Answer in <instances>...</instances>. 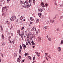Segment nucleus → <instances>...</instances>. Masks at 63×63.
<instances>
[{
  "instance_id": "1",
  "label": "nucleus",
  "mask_w": 63,
  "mask_h": 63,
  "mask_svg": "<svg viewBox=\"0 0 63 63\" xmlns=\"http://www.w3.org/2000/svg\"><path fill=\"white\" fill-rule=\"evenodd\" d=\"M41 6L43 8H44L45 7V5H44V3L43 2H41Z\"/></svg>"
},
{
  "instance_id": "2",
  "label": "nucleus",
  "mask_w": 63,
  "mask_h": 63,
  "mask_svg": "<svg viewBox=\"0 0 63 63\" xmlns=\"http://www.w3.org/2000/svg\"><path fill=\"white\" fill-rule=\"evenodd\" d=\"M43 8H40V9L38 10V11L40 13H41L43 11Z\"/></svg>"
},
{
  "instance_id": "3",
  "label": "nucleus",
  "mask_w": 63,
  "mask_h": 63,
  "mask_svg": "<svg viewBox=\"0 0 63 63\" xmlns=\"http://www.w3.org/2000/svg\"><path fill=\"white\" fill-rule=\"evenodd\" d=\"M13 18V19L14 20L16 19V16L15 15L11 17V19H12Z\"/></svg>"
},
{
  "instance_id": "4",
  "label": "nucleus",
  "mask_w": 63,
  "mask_h": 63,
  "mask_svg": "<svg viewBox=\"0 0 63 63\" xmlns=\"http://www.w3.org/2000/svg\"><path fill=\"white\" fill-rule=\"evenodd\" d=\"M6 22L7 23V24H8V25H10L11 24L10 22L8 20H7L6 21Z\"/></svg>"
},
{
  "instance_id": "5",
  "label": "nucleus",
  "mask_w": 63,
  "mask_h": 63,
  "mask_svg": "<svg viewBox=\"0 0 63 63\" xmlns=\"http://www.w3.org/2000/svg\"><path fill=\"white\" fill-rule=\"evenodd\" d=\"M17 33H18L19 36H20V30H19L17 31Z\"/></svg>"
},
{
  "instance_id": "6",
  "label": "nucleus",
  "mask_w": 63,
  "mask_h": 63,
  "mask_svg": "<svg viewBox=\"0 0 63 63\" xmlns=\"http://www.w3.org/2000/svg\"><path fill=\"white\" fill-rule=\"evenodd\" d=\"M58 51H60L61 50V47H59L57 48Z\"/></svg>"
},
{
  "instance_id": "7",
  "label": "nucleus",
  "mask_w": 63,
  "mask_h": 63,
  "mask_svg": "<svg viewBox=\"0 0 63 63\" xmlns=\"http://www.w3.org/2000/svg\"><path fill=\"white\" fill-rule=\"evenodd\" d=\"M6 8H7V6H5V7H3V8H2V13H3V10L4 9H6Z\"/></svg>"
},
{
  "instance_id": "8",
  "label": "nucleus",
  "mask_w": 63,
  "mask_h": 63,
  "mask_svg": "<svg viewBox=\"0 0 63 63\" xmlns=\"http://www.w3.org/2000/svg\"><path fill=\"white\" fill-rule=\"evenodd\" d=\"M38 15L39 17H42V13H38Z\"/></svg>"
},
{
  "instance_id": "9",
  "label": "nucleus",
  "mask_w": 63,
  "mask_h": 63,
  "mask_svg": "<svg viewBox=\"0 0 63 63\" xmlns=\"http://www.w3.org/2000/svg\"><path fill=\"white\" fill-rule=\"evenodd\" d=\"M31 43H32V46H34V45H35V43H34V41H32L31 42Z\"/></svg>"
},
{
  "instance_id": "10",
  "label": "nucleus",
  "mask_w": 63,
  "mask_h": 63,
  "mask_svg": "<svg viewBox=\"0 0 63 63\" xmlns=\"http://www.w3.org/2000/svg\"><path fill=\"white\" fill-rule=\"evenodd\" d=\"M1 37H2V39L3 40L4 38V35H3V34H2L1 35Z\"/></svg>"
},
{
  "instance_id": "11",
  "label": "nucleus",
  "mask_w": 63,
  "mask_h": 63,
  "mask_svg": "<svg viewBox=\"0 0 63 63\" xmlns=\"http://www.w3.org/2000/svg\"><path fill=\"white\" fill-rule=\"evenodd\" d=\"M20 4H24V3H23V1H22L21 0H20Z\"/></svg>"
},
{
  "instance_id": "12",
  "label": "nucleus",
  "mask_w": 63,
  "mask_h": 63,
  "mask_svg": "<svg viewBox=\"0 0 63 63\" xmlns=\"http://www.w3.org/2000/svg\"><path fill=\"white\" fill-rule=\"evenodd\" d=\"M29 2V1H28L27 0H26L25 1V3L26 4H28V3Z\"/></svg>"
},
{
  "instance_id": "13",
  "label": "nucleus",
  "mask_w": 63,
  "mask_h": 63,
  "mask_svg": "<svg viewBox=\"0 0 63 63\" xmlns=\"http://www.w3.org/2000/svg\"><path fill=\"white\" fill-rule=\"evenodd\" d=\"M34 29H35V27H33L32 28L31 31H34Z\"/></svg>"
},
{
  "instance_id": "14",
  "label": "nucleus",
  "mask_w": 63,
  "mask_h": 63,
  "mask_svg": "<svg viewBox=\"0 0 63 63\" xmlns=\"http://www.w3.org/2000/svg\"><path fill=\"white\" fill-rule=\"evenodd\" d=\"M30 36V34H29V33H28V35L27 36V37L28 39L29 38V37Z\"/></svg>"
},
{
  "instance_id": "15",
  "label": "nucleus",
  "mask_w": 63,
  "mask_h": 63,
  "mask_svg": "<svg viewBox=\"0 0 63 63\" xmlns=\"http://www.w3.org/2000/svg\"><path fill=\"white\" fill-rule=\"evenodd\" d=\"M59 18H60L59 20H60L61 19H62V18H63V16H62L61 17H60V16H59Z\"/></svg>"
},
{
  "instance_id": "16",
  "label": "nucleus",
  "mask_w": 63,
  "mask_h": 63,
  "mask_svg": "<svg viewBox=\"0 0 63 63\" xmlns=\"http://www.w3.org/2000/svg\"><path fill=\"white\" fill-rule=\"evenodd\" d=\"M30 19L32 21H33L34 20V19H33V17H30Z\"/></svg>"
},
{
  "instance_id": "17",
  "label": "nucleus",
  "mask_w": 63,
  "mask_h": 63,
  "mask_svg": "<svg viewBox=\"0 0 63 63\" xmlns=\"http://www.w3.org/2000/svg\"><path fill=\"white\" fill-rule=\"evenodd\" d=\"M48 40L49 42H50L51 41V39L50 37H49L48 38Z\"/></svg>"
},
{
  "instance_id": "18",
  "label": "nucleus",
  "mask_w": 63,
  "mask_h": 63,
  "mask_svg": "<svg viewBox=\"0 0 63 63\" xmlns=\"http://www.w3.org/2000/svg\"><path fill=\"white\" fill-rule=\"evenodd\" d=\"M22 45L23 46V47H25V48H26V45H24V44H23H23H22Z\"/></svg>"
},
{
  "instance_id": "19",
  "label": "nucleus",
  "mask_w": 63,
  "mask_h": 63,
  "mask_svg": "<svg viewBox=\"0 0 63 63\" xmlns=\"http://www.w3.org/2000/svg\"><path fill=\"white\" fill-rule=\"evenodd\" d=\"M19 36H21V37H23V35L22 33L20 34V35Z\"/></svg>"
},
{
  "instance_id": "20",
  "label": "nucleus",
  "mask_w": 63,
  "mask_h": 63,
  "mask_svg": "<svg viewBox=\"0 0 63 63\" xmlns=\"http://www.w3.org/2000/svg\"><path fill=\"white\" fill-rule=\"evenodd\" d=\"M50 21L52 23H53L54 21V20H50Z\"/></svg>"
},
{
  "instance_id": "21",
  "label": "nucleus",
  "mask_w": 63,
  "mask_h": 63,
  "mask_svg": "<svg viewBox=\"0 0 63 63\" xmlns=\"http://www.w3.org/2000/svg\"><path fill=\"white\" fill-rule=\"evenodd\" d=\"M39 19H37L36 20V22L37 23H38L39 22Z\"/></svg>"
},
{
  "instance_id": "22",
  "label": "nucleus",
  "mask_w": 63,
  "mask_h": 63,
  "mask_svg": "<svg viewBox=\"0 0 63 63\" xmlns=\"http://www.w3.org/2000/svg\"><path fill=\"white\" fill-rule=\"evenodd\" d=\"M10 19L11 21H14V20H15L14 19V18H13V19H12V17H11L10 18Z\"/></svg>"
},
{
  "instance_id": "23",
  "label": "nucleus",
  "mask_w": 63,
  "mask_h": 63,
  "mask_svg": "<svg viewBox=\"0 0 63 63\" xmlns=\"http://www.w3.org/2000/svg\"><path fill=\"white\" fill-rule=\"evenodd\" d=\"M5 15H6L5 14V13H3V12H2V16H5Z\"/></svg>"
},
{
  "instance_id": "24",
  "label": "nucleus",
  "mask_w": 63,
  "mask_h": 63,
  "mask_svg": "<svg viewBox=\"0 0 63 63\" xmlns=\"http://www.w3.org/2000/svg\"><path fill=\"white\" fill-rule=\"evenodd\" d=\"M32 37L33 38H35V35L34 34L32 35Z\"/></svg>"
},
{
  "instance_id": "25",
  "label": "nucleus",
  "mask_w": 63,
  "mask_h": 63,
  "mask_svg": "<svg viewBox=\"0 0 63 63\" xmlns=\"http://www.w3.org/2000/svg\"><path fill=\"white\" fill-rule=\"evenodd\" d=\"M37 39H38V41H40L41 40V37H38Z\"/></svg>"
},
{
  "instance_id": "26",
  "label": "nucleus",
  "mask_w": 63,
  "mask_h": 63,
  "mask_svg": "<svg viewBox=\"0 0 63 63\" xmlns=\"http://www.w3.org/2000/svg\"><path fill=\"white\" fill-rule=\"evenodd\" d=\"M28 55V53H26L24 54V55H25V57L26 56H27V55Z\"/></svg>"
},
{
  "instance_id": "27",
  "label": "nucleus",
  "mask_w": 63,
  "mask_h": 63,
  "mask_svg": "<svg viewBox=\"0 0 63 63\" xmlns=\"http://www.w3.org/2000/svg\"><path fill=\"white\" fill-rule=\"evenodd\" d=\"M61 44H63V40H61Z\"/></svg>"
},
{
  "instance_id": "28",
  "label": "nucleus",
  "mask_w": 63,
  "mask_h": 63,
  "mask_svg": "<svg viewBox=\"0 0 63 63\" xmlns=\"http://www.w3.org/2000/svg\"><path fill=\"white\" fill-rule=\"evenodd\" d=\"M30 7V5H29V4H28L27 5V8H29Z\"/></svg>"
},
{
  "instance_id": "29",
  "label": "nucleus",
  "mask_w": 63,
  "mask_h": 63,
  "mask_svg": "<svg viewBox=\"0 0 63 63\" xmlns=\"http://www.w3.org/2000/svg\"><path fill=\"white\" fill-rule=\"evenodd\" d=\"M20 47L21 49H22V47L21 46V45H20Z\"/></svg>"
},
{
  "instance_id": "30",
  "label": "nucleus",
  "mask_w": 63,
  "mask_h": 63,
  "mask_svg": "<svg viewBox=\"0 0 63 63\" xmlns=\"http://www.w3.org/2000/svg\"><path fill=\"white\" fill-rule=\"evenodd\" d=\"M33 2L34 4H35L36 2L35 1V0H33Z\"/></svg>"
},
{
  "instance_id": "31",
  "label": "nucleus",
  "mask_w": 63,
  "mask_h": 63,
  "mask_svg": "<svg viewBox=\"0 0 63 63\" xmlns=\"http://www.w3.org/2000/svg\"><path fill=\"white\" fill-rule=\"evenodd\" d=\"M20 58H21V56H20V55L18 58L19 60H20Z\"/></svg>"
},
{
  "instance_id": "32",
  "label": "nucleus",
  "mask_w": 63,
  "mask_h": 63,
  "mask_svg": "<svg viewBox=\"0 0 63 63\" xmlns=\"http://www.w3.org/2000/svg\"><path fill=\"white\" fill-rule=\"evenodd\" d=\"M20 19L21 20H22L23 19V18H22V16H21L20 17Z\"/></svg>"
},
{
  "instance_id": "33",
  "label": "nucleus",
  "mask_w": 63,
  "mask_h": 63,
  "mask_svg": "<svg viewBox=\"0 0 63 63\" xmlns=\"http://www.w3.org/2000/svg\"><path fill=\"white\" fill-rule=\"evenodd\" d=\"M44 28H45V29H47V26H45Z\"/></svg>"
},
{
  "instance_id": "34",
  "label": "nucleus",
  "mask_w": 63,
  "mask_h": 63,
  "mask_svg": "<svg viewBox=\"0 0 63 63\" xmlns=\"http://www.w3.org/2000/svg\"><path fill=\"white\" fill-rule=\"evenodd\" d=\"M35 57H34L33 58V60H35Z\"/></svg>"
},
{
  "instance_id": "35",
  "label": "nucleus",
  "mask_w": 63,
  "mask_h": 63,
  "mask_svg": "<svg viewBox=\"0 0 63 63\" xmlns=\"http://www.w3.org/2000/svg\"><path fill=\"white\" fill-rule=\"evenodd\" d=\"M29 58V59H30V60H31V57H30V56H28Z\"/></svg>"
},
{
  "instance_id": "36",
  "label": "nucleus",
  "mask_w": 63,
  "mask_h": 63,
  "mask_svg": "<svg viewBox=\"0 0 63 63\" xmlns=\"http://www.w3.org/2000/svg\"><path fill=\"white\" fill-rule=\"evenodd\" d=\"M45 58L47 60V61H48V58L47 57H46Z\"/></svg>"
},
{
  "instance_id": "37",
  "label": "nucleus",
  "mask_w": 63,
  "mask_h": 63,
  "mask_svg": "<svg viewBox=\"0 0 63 63\" xmlns=\"http://www.w3.org/2000/svg\"><path fill=\"white\" fill-rule=\"evenodd\" d=\"M30 40H32V36H30Z\"/></svg>"
},
{
  "instance_id": "38",
  "label": "nucleus",
  "mask_w": 63,
  "mask_h": 63,
  "mask_svg": "<svg viewBox=\"0 0 63 63\" xmlns=\"http://www.w3.org/2000/svg\"><path fill=\"white\" fill-rule=\"evenodd\" d=\"M26 6L25 5H25L23 6V8H26Z\"/></svg>"
},
{
  "instance_id": "39",
  "label": "nucleus",
  "mask_w": 63,
  "mask_h": 63,
  "mask_svg": "<svg viewBox=\"0 0 63 63\" xmlns=\"http://www.w3.org/2000/svg\"><path fill=\"white\" fill-rule=\"evenodd\" d=\"M27 41H28V43L30 42V41L28 38L27 39Z\"/></svg>"
},
{
  "instance_id": "40",
  "label": "nucleus",
  "mask_w": 63,
  "mask_h": 63,
  "mask_svg": "<svg viewBox=\"0 0 63 63\" xmlns=\"http://www.w3.org/2000/svg\"><path fill=\"white\" fill-rule=\"evenodd\" d=\"M26 44L27 46H28V42H26Z\"/></svg>"
},
{
  "instance_id": "41",
  "label": "nucleus",
  "mask_w": 63,
  "mask_h": 63,
  "mask_svg": "<svg viewBox=\"0 0 63 63\" xmlns=\"http://www.w3.org/2000/svg\"><path fill=\"white\" fill-rule=\"evenodd\" d=\"M0 28H1V30H3V28H2V26H0Z\"/></svg>"
},
{
  "instance_id": "42",
  "label": "nucleus",
  "mask_w": 63,
  "mask_h": 63,
  "mask_svg": "<svg viewBox=\"0 0 63 63\" xmlns=\"http://www.w3.org/2000/svg\"><path fill=\"white\" fill-rule=\"evenodd\" d=\"M55 5H57V4H56V1L55 0Z\"/></svg>"
},
{
  "instance_id": "43",
  "label": "nucleus",
  "mask_w": 63,
  "mask_h": 63,
  "mask_svg": "<svg viewBox=\"0 0 63 63\" xmlns=\"http://www.w3.org/2000/svg\"><path fill=\"white\" fill-rule=\"evenodd\" d=\"M9 43H10L11 44H12V41H11L10 40H9Z\"/></svg>"
},
{
  "instance_id": "44",
  "label": "nucleus",
  "mask_w": 63,
  "mask_h": 63,
  "mask_svg": "<svg viewBox=\"0 0 63 63\" xmlns=\"http://www.w3.org/2000/svg\"><path fill=\"white\" fill-rule=\"evenodd\" d=\"M19 53H21V51L20 50H19Z\"/></svg>"
},
{
  "instance_id": "45",
  "label": "nucleus",
  "mask_w": 63,
  "mask_h": 63,
  "mask_svg": "<svg viewBox=\"0 0 63 63\" xmlns=\"http://www.w3.org/2000/svg\"><path fill=\"white\" fill-rule=\"evenodd\" d=\"M32 1V0H29V2L30 3H31Z\"/></svg>"
},
{
  "instance_id": "46",
  "label": "nucleus",
  "mask_w": 63,
  "mask_h": 63,
  "mask_svg": "<svg viewBox=\"0 0 63 63\" xmlns=\"http://www.w3.org/2000/svg\"><path fill=\"white\" fill-rule=\"evenodd\" d=\"M45 5H46V7H47V6H48V4H47V3H46L45 4Z\"/></svg>"
},
{
  "instance_id": "47",
  "label": "nucleus",
  "mask_w": 63,
  "mask_h": 63,
  "mask_svg": "<svg viewBox=\"0 0 63 63\" xmlns=\"http://www.w3.org/2000/svg\"><path fill=\"white\" fill-rule=\"evenodd\" d=\"M17 61H18V62H20V60H17Z\"/></svg>"
},
{
  "instance_id": "48",
  "label": "nucleus",
  "mask_w": 63,
  "mask_h": 63,
  "mask_svg": "<svg viewBox=\"0 0 63 63\" xmlns=\"http://www.w3.org/2000/svg\"><path fill=\"white\" fill-rule=\"evenodd\" d=\"M35 53L36 54H37V55L38 54V52H35Z\"/></svg>"
},
{
  "instance_id": "49",
  "label": "nucleus",
  "mask_w": 63,
  "mask_h": 63,
  "mask_svg": "<svg viewBox=\"0 0 63 63\" xmlns=\"http://www.w3.org/2000/svg\"><path fill=\"white\" fill-rule=\"evenodd\" d=\"M24 29V27H22V29H21L22 30H23Z\"/></svg>"
},
{
  "instance_id": "50",
  "label": "nucleus",
  "mask_w": 63,
  "mask_h": 63,
  "mask_svg": "<svg viewBox=\"0 0 63 63\" xmlns=\"http://www.w3.org/2000/svg\"><path fill=\"white\" fill-rule=\"evenodd\" d=\"M12 43L13 44H15V41H12Z\"/></svg>"
},
{
  "instance_id": "51",
  "label": "nucleus",
  "mask_w": 63,
  "mask_h": 63,
  "mask_svg": "<svg viewBox=\"0 0 63 63\" xmlns=\"http://www.w3.org/2000/svg\"><path fill=\"white\" fill-rule=\"evenodd\" d=\"M11 36H13V33H11Z\"/></svg>"
},
{
  "instance_id": "52",
  "label": "nucleus",
  "mask_w": 63,
  "mask_h": 63,
  "mask_svg": "<svg viewBox=\"0 0 63 63\" xmlns=\"http://www.w3.org/2000/svg\"><path fill=\"white\" fill-rule=\"evenodd\" d=\"M21 16L23 18H24V16Z\"/></svg>"
},
{
  "instance_id": "53",
  "label": "nucleus",
  "mask_w": 63,
  "mask_h": 63,
  "mask_svg": "<svg viewBox=\"0 0 63 63\" xmlns=\"http://www.w3.org/2000/svg\"><path fill=\"white\" fill-rule=\"evenodd\" d=\"M10 27H11V28H13V26H12V24H11V26Z\"/></svg>"
},
{
  "instance_id": "54",
  "label": "nucleus",
  "mask_w": 63,
  "mask_h": 63,
  "mask_svg": "<svg viewBox=\"0 0 63 63\" xmlns=\"http://www.w3.org/2000/svg\"><path fill=\"white\" fill-rule=\"evenodd\" d=\"M28 43H29V44L31 46V43H30V42H29Z\"/></svg>"
},
{
  "instance_id": "55",
  "label": "nucleus",
  "mask_w": 63,
  "mask_h": 63,
  "mask_svg": "<svg viewBox=\"0 0 63 63\" xmlns=\"http://www.w3.org/2000/svg\"><path fill=\"white\" fill-rule=\"evenodd\" d=\"M10 0H7V3H9Z\"/></svg>"
},
{
  "instance_id": "56",
  "label": "nucleus",
  "mask_w": 63,
  "mask_h": 63,
  "mask_svg": "<svg viewBox=\"0 0 63 63\" xmlns=\"http://www.w3.org/2000/svg\"><path fill=\"white\" fill-rule=\"evenodd\" d=\"M21 38H22V41H23V37H22Z\"/></svg>"
},
{
  "instance_id": "57",
  "label": "nucleus",
  "mask_w": 63,
  "mask_h": 63,
  "mask_svg": "<svg viewBox=\"0 0 63 63\" xmlns=\"http://www.w3.org/2000/svg\"><path fill=\"white\" fill-rule=\"evenodd\" d=\"M20 23H22V21H20Z\"/></svg>"
},
{
  "instance_id": "58",
  "label": "nucleus",
  "mask_w": 63,
  "mask_h": 63,
  "mask_svg": "<svg viewBox=\"0 0 63 63\" xmlns=\"http://www.w3.org/2000/svg\"><path fill=\"white\" fill-rule=\"evenodd\" d=\"M9 39H10V38H11V36H10L9 37Z\"/></svg>"
},
{
  "instance_id": "59",
  "label": "nucleus",
  "mask_w": 63,
  "mask_h": 63,
  "mask_svg": "<svg viewBox=\"0 0 63 63\" xmlns=\"http://www.w3.org/2000/svg\"><path fill=\"white\" fill-rule=\"evenodd\" d=\"M48 56V57H49L50 59L51 58V57H50V56Z\"/></svg>"
},
{
  "instance_id": "60",
  "label": "nucleus",
  "mask_w": 63,
  "mask_h": 63,
  "mask_svg": "<svg viewBox=\"0 0 63 63\" xmlns=\"http://www.w3.org/2000/svg\"><path fill=\"white\" fill-rule=\"evenodd\" d=\"M32 23H33V22H30V24H32Z\"/></svg>"
},
{
  "instance_id": "61",
  "label": "nucleus",
  "mask_w": 63,
  "mask_h": 63,
  "mask_svg": "<svg viewBox=\"0 0 63 63\" xmlns=\"http://www.w3.org/2000/svg\"><path fill=\"white\" fill-rule=\"evenodd\" d=\"M35 62H36V61H33V62H32L33 63H34Z\"/></svg>"
},
{
  "instance_id": "62",
  "label": "nucleus",
  "mask_w": 63,
  "mask_h": 63,
  "mask_svg": "<svg viewBox=\"0 0 63 63\" xmlns=\"http://www.w3.org/2000/svg\"><path fill=\"white\" fill-rule=\"evenodd\" d=\"M24 60H22V62H24Z\"/></svg>"
},
{
  "instance_id": "63",
  "label": "nucleus",
  "mask_w": 63,
  "mask_h": 63,
  "mask_svg": "<svg viewBox=\"0 0 63 63\" xmlns=\"http://www.w3.org/2000/svg\"><path fill=\"white\" fill-rule=\"evenodd\" d=\"M30 6H31V5H32V4H31V3H30Z\"/></svg>"
},
{
  "instance_id": "64",
  "label": "nucleus",
  "mask_w": 63,
  "mask_h": 63,
  "mask_svg": "<svg viewBox=\"0 0 63 63\" xmlns=\"http://www.w3.org/2000/svg\"><path fill=\"white\" fill-rule=\"evenodd\" d=\"M20 16V14L18 15V16Z\"/></svg>"
}]
</instances>
